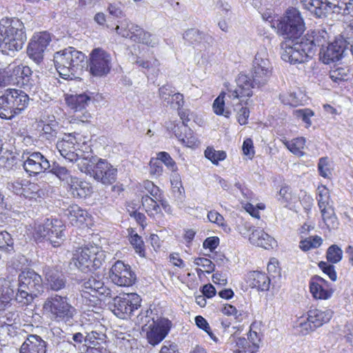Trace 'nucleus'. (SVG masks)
<instances>
[{"label":"nucleus","instance_id":"1","mask_svg":"<svg viewBox=\"0 0 353 353\" xmlns=\"http://www.w3.org/2000/svg\"><path fill=\"white\" fill-rule=\"evenodd\" d=\"M328 41L329 34L325 28L310 30L296 43L292 40L282 42L281 59L291 64L304 63L313 57L317 48H324Z\"/></svg>","mask_w":353,"mask_h":353},{"label":"nucleus","instance_id":"2","mask_svg":"<svg viewBox=\"0 0 353 353\" xmlns=\"http://www.w3.org/2000/svg\"><path fill=\"white\" fill-rule=\"evenodd\" d=\"M264 50L256 53L253 61L252 77L239 74L236 79V88L228 94L230 98L250 97L253 94V88H260L268 82L272 75V66Z\"/></svg>","mask_w":353,"mask_h":353},{"label":"nucleus","instance_id":"3","mask_svg":"<svg viewBox=\"0 0 353 353\" xmlns=\"http://www.w3.org/2000/svg\"><path fill=\"white\" fill-rule=\"evenodd\" d=\"M26 33L23 23L17 18H6L0 20V51L12 55L22 49Z\"/></svg>","mask_w":353,"mask_h":353},{"label":"nucleus","instance_id":"4","mask_svg":"<svg viewBox=\"0 0 353 353\" xmlns=\"http://www.w3.org/2000/svg\"><path fill=\"white\" fill-rule=\"evenodd\" d=\"M53 61L60 77L73 79L87 63L85 55L72 47H68L54 54Z\"/></svg>","mask_w":353,"mask_h":353},{"label":"nucleus","instance_id":"5","mask_svg":"<svg viewBox=\"0 0 353 353\" xmlns=\"http://www.w3.org/2000/svg\"><path fill=\"white\" fill-rule=\"evenodd\" d=\"M6 85H16L32 92L38 88L37 77L33 78L30 68L14 63L0 68V86Z\"/></svg>","mask_w":353,"mask_h":353},{"label":"nucleus","instance_id":"6","mask_svg":"<svg viewBox=\"0 0 353 353\" xmlns=\"http://www.w3.org/2000/svg\"><path fill=\"white\" fill-rule=\"evenodd\" d=\"M29 96L17 89H7L0 95V117L11 120L28 107Z\"/></svg>","mask_w":353,"mask_h":353},{"label":"nucleus","instance_id":"7","mask_svg":"<svg viewBox=\"0 0 353 353\" xmlns=\"http://www.w3.org/2000/svg\"><path fill=\"white\" fill-rule=\"evenodd\" d=\"M43 314L56 322L68 323L76 314V309L70 304L66 296L51 294L44 301Z\"/></svg>","mask_w":353,"mask_h":353},{"label":"nucleus","instance_id":"8","mask_svg":"<svg viewBox=\"0 0 353 353\" xmlns=\"http://www.w3.org/2000/svg\"><path fill=\"white\" fill-rule=\"evenodd\" d=\"M277 28L285 37V41L292 40L294 43L300 41L305 29L304 19L300 11L295 8L287 9L283 17L277 23Z\"/></svg>","mask_w":353,"mask_h":353},{"label":"nucleus","instance_id":"9","mask_svg":"<svg viewBox=\"0 0 353 353\" xmlns=\"http://www.w3.org/2000/svg\"><path fill=\"white\" fill-rule=\"evenodd\" d=\"M303 8L308 10L316 18L326 17L327 14L336 12V9L343 10L350 13L353 9V0H297ZM338 12V10H336Z\"/></svg>","mask_w":353,"mask_h":353},{"label":"nucleus","instance_id":"10","mask_svg":"<svg viewBox=\"0 0 353 353\" xmlns=\"http://www.w3.org/2000/svg\"><path fill=\"white\" fill-rule=\"evenodd\" d=\"M65 225L61 220L47 219L43 224L35 228L34 235L37 239L46 240L56 248L65 241Z\"/></svg>","mask_w":353,"mask_h":353},{"label":"nucleus","instance_id":"11","mask_svg":"<svg viewBox=\"0 0 353 353\" xmlns=\"http://www.w3.org/2000/svg\"><path fill=\"white\" fill-rule=\"evenodd\" d=\"M103 261L104 254L96 245L79 248L72 258L74 265L83 272L99 268Z\"/></svg>","mask_w":353,"mask_h":353},{"label":"nucleus","instance_id":"12","mask_svg":"<svg viewBox=\"0 0 353 353\" xmlns=\"http://www.w3.org/2000/svg\"><path fill=\"white\" fill-rule=\"evenodd\" d=\"M81 294L83 303L88 305H94L96 298L99 296L112 297V291L104 285L99 277L90 276L82 281Z\"/></svg>","mask_w":353,"mask_h":353},{"label":"nucleus","instance_id":"13","mask_svg":"<svg viewBox=\"0 0 353 353\" xmlns=\"http://www.w3.org/2000/svg\"><path fill=\"white\" fill-rule=\"evenodd\" d=\"M141 302L140 296L136 293L123 294L113 299L111 310L117 317L127 319L135 314L141 307Z\"/></svg>","mask_w":353,"mask_h":353},{"label":"nucleus","instance_id":"14","mask_svg":"<svg viewBox=\"0 0 353 353\" xmlns=\"http://www.w3.org/2000/svg\"><path fill=\"white\" fill-rule=\"evenodd\" d=\"M316 200L322 219L329 230H336L339 222L335 214L332 201L328 189L325 186L319 187Z\"/></svg>","mask_w":353,"mask_h":353},{"label":"nucleus","instance_id":"15","mask_svg":"<svg viewBox=\"0 0 353 353\" xmlns=\"http://www.w3.org/2000/svg\"><path fill=\"white\" fill-rule=\"evenodd\" d=\"M112 57L111 54L101 48L92 50L89 58L90 73L95 77H103L111 70Z\"/></svg>","mask_w":353,"mask_h":353},{"label":"nucleus","instance_id":"16","mask_svg":"<svg viewBox=\"0 0 353 353\" xmlns=\"http://www.w3.org/2000/svg\"><path fill=\"white\" fill-rule=\"evenodd\" d=\"M333 316V311L330 309L319 310L311 309L307 312V321L303 320L299 323L300 332L306 335L315 330L323 325L328 323Z\"/></svg>","mask_w":353,"mask_h":353},{"label":"nucleus","instance_id":"17","mask_svg":"<svg viewBox=\"0 0 353 353\" xmlns=\"http://www.w3.org/2000/svg\"><path fill=\"white\" fill-rule=\"evenodd\" d=\"M52 41V35L46 32L34 33L28 44L27 53L36 63L43 61L44 53Z\"/></svg>","mask_w":353,"mask_h":353},{"label":"nucleus","instance_id":"18","mask_svg":"<svg viewBox=\"0 0 353 353\" xmlns=\"http://www.w3.org/2000/svg\"><path fill=\"white\" fill-rule=\"evenodd\" d=\"M109 276L113 283L121 287L132 286L137 279L131 267L121 261H116L112 266Z\"/></svg>","mask_w":353,"mask_h":353},{"label":"nucleus","instance_id":"19","mask_svg":"<svg viewBox=\"0 0 353 353\" xmlns=\"http://www.w3.org/2000/svg\"><path fill=\"white\" fill-rule=\"evenodd\" d=\"M117 170L106 160L99 159L93 167L92 176L104 185H110L117 179Z\"/></svg>","mask_w":353,"mask_h":353},{"label":"nucleus","instance_id":"20","mask_svg":"<svg viewBox=\"0 0 353 353\" xmlns=\"http://www.w3.org/2000/svg\"><path fill=\"white\" fill-rule=\"evenodd\" d=\"M90 97L85 94L71 95L66 99L67 104L74 110V117L82 122H88L91 114L84 111L90 102Z\"/></svg>","mask_w":353,"mask_h":353},{"label":"nucleus","instance_id":"21","mask_svg":"<svg viewBox=\"0 0 353 353\" xmlns=\"http://www.w3.org/2000/svg\"><path fill=\"white\" fill-rule=\"evenodd\" d=\"M24 170L30 175L45 172L51 167L49 161L41 152H32L23 164Z\"/></svg>","mask_w":353,"mask_h":353},{"label":"nucleus","instance_id":"22","mask_svg":"<svg viewBox=\"0 0 353 353\" xmlns=\"http://www.w3.org/2000/svg\"><path fill=\"white\" fill-rule=\"evenodd\" d=\"M18 283L21 288L34 293L37 296L43 290L41 276L32 270L23 271L18 276Z\"/></svg>","mask_w":353,"mask_h":353},{"label":"nucleus","instance_id":"23","mask_svg":"<svg viewBox=\"0 0 353 353\" xmlns=\"http://www.w3.org/2000/svg\"><path fill=\"white\" fill-rule=\"evenodd\" d=\"M171 322L165 319L154 321L150 330L147 332V339L150 344L155 345L162 341L168 334Z\"/></svg>","mask_w":353,"mask_h":353},{"label":"nucleus","instance_id":"24","mask_svg":"<svg viewBox=\"0 0 353 353\" xmlns=\"http://www.w3.org/2000/svg\"><path fill=\"white\" fill-rule=\"evenodd\" d=\"M310 289L314 298L318 299L327 300L334 293V290L329 287L328 282L317 275L311 279Z\"/></svg>","mask_w":353,"mask_h":353},{"label":"nucleus","instance_id":"25","mask_svg":"<svg viewBox=\"0 0 353 353\" xmlns=\"http://www.w3.org/2000/svg\"><path fill=\"white\" fill-rule=\"evenodd\" d=\"M344 48L339 41L328 43L327 46L320 49L319 59L325 64H330L341 59Z\"/></svg>","mask_w":353,"mask_h":353},{"label":"nucleus","instance_id":"26","mask_svg":"<svg viewBox=\"0 0 353 353\" xmlns=\"http://www.w3.org/2000/svg\"><path fill=\"white\" fill-rule=\"evenodd\" d=\"M47 343L36 334H30L21 345L19 353H46Z\"/></svg>","mask_w":353,"mask_h":353},{"label":"nucleus","instance_id":"27","mask_svg":"<svg viewBox=\"0 0 353 353\" xmlns=\"http://www.w3.org/2000/svg\"><path fill=\"white\" fill-rule=\"evenodd\" d=\"M43 274L47 285L53 291H59L65 288L66 280L61 272L58 270L46 266L43 269Z\"/></svg>","mask_w":353,"mask_h":353},{"label":"nucleus","instance_id":"28","mask_svg":"<svg viewBox=\"0 0 353 353\" xmlns=\"http://www.w3.org/2000/svg\"><path fill=\"white\" fill-rule=\"evenodd\" d=\"M246 282L252 288H256L259 291H268L270 279L265 273L253 271L248 274Z\"/></svg>","mask_w":353,"mask_h":353},{"label":"nucleus","instance_id":"29","mask_svg":"<svg viewBox=\"0 0 353 353\" xmlns=\"http://www.w3.org/2000/svg\"><path fill=\"white\" fill-rule=\"evenodd\" d=\"M68 191L77 198H85L92 193V187L90 183L86 181H81L77 177L71 179L68 183Z\"/></svg>","mask_w":353,"mask_h":353},{"label":"nucleus","instance_id":"30","mask_svg":"<svg viewBox=\"0 0 353 353\" xmlns=\"http://www.w3.org/2000/svg\"><path fill=\"white\" fill-rule=\"evenodd\" d=\"M132 33V41L145 44L151 48L157 46L159 43V39L157 36L152 34L150 32L144 30L142 28L138 26L134 27Z\"/></svg>","mask_w":353,"mask_h":353},{"label":"nucleus","instance_id":"31","mask_svg":"<svg viewBox=\"0 0 353 353\" xmlns=\"http://www.w3.org/2000/svg\"><path fill=\"white\" fill-rule=\"evenodd\" d=\"M250 242L256 246L268 250L273 248L274 239L263 230H253L249 237Z\"/></svg>","mask_w":353,"mask_h":353},{"label":"nucleus","instance_id":"32","mask_svg":"<svg viewBox=\"0 0 353 353\" xmlns=\"http://www.w3.org/2000/svg\"><path fill=\"white\" fill-rule=\"evenodd\" d=\"M230 91H234V90L228 89L227 92H222L219 97L214 101L213 110L216 114L223 115L225 117H229L230 114V111L225 109V101H242L243 97H239L236 99L230 98L228 94Z\"/></svg>","mask_w":353,"mask_h":353},{"label":"nucleus","instance_id":"33","mask_svg":"<svg viewBox=\"0 0 353 353\" xmlns=\"http://www.w3.org/2000/svg\"><path fill=\"white\" fill-rule=\"evenodd\" d=\"M65 214L70 223L73 225H79L83 223L88 216L87 211L76 204L70 205L65 210Z\"/></svg>","mask_w":353,"mask_h":353},{"label":"nucleus","instance_id":"34","mask_svg":"<svg viewBox=\"0 0 353 353\" xmlns=\"http://www.w3.org/2000/svg\"><path fill=\"white\" fill-rule=\"evenodd\" d=\"M159 202L157 199L148 194L143 195L141 199L143 208L148 216L152 218H155L156 216L161 214V210Z\"/></svg>","mask_w":353,"mask_h":353},{"label":"nucleus","instance_id":"35","mask_svg":"<svg viewBox=\"0 0 353 353\" xmlns=\"http://www.w3.org/2000/svg\"><path fill=\"white\" fill-rule=\"evenodd\" d=\"M183 38L191 43L196 42L200 43L202 41L210 43L213 41V39L211 36L194 28L189 29L185 31L183 34Z\"/></svg>","mask_w":353,"mask_h":353},{"label":"nucleus","instance_id":"36","mask_svg":"<svg viewBox=\"0 0 353 353\" xmlns=\"http://www.w3.org/2000/svg\"><path fill=\"white\" fill-rule=\"evenodd\" d=\"M134 27H138V25L134 24L131 23L128 19H124L120 21H118V24L115 28V30L117 33L125 38H130L131 40L132 39Z\"/></svg>","mask_w":353,"mask_h":353},{"label":"nucleus","instance_id":"37","mask_svg":"<svg viewBox=\"0 0 353 353\" xmlns=\"http://www.w3.org/2000/svg\"><path fill=\"white\" fill-rule=\"evenodd\" d=\"M76 138L71 134H68L57 143V148L61 155H63L70 151L76 150Z\"/></svg>","mask_w":353,"mask_h":353},{"label":"nucleus","instance_id":"38","mask_svg":"<svg viewBox=\"0 0 353 353\" xmlns=\"http://www.w3.org/2000/svg\"><path fill=\"white\" fill-rule=\"evenodd\" d=\"M44 194L43 190L35 183L26 182L24 185L22 196L29 199H37Z\"/></svg>","mask_w":353,"mask_h":353},{"label":"nucleus","instance_id":"39","mask_svg":"<svg viewBox=\"0 0 353 353\" xmlns=\"http://www.w3.org/2000/svg\"><path fill=\"white\" fill-rule=\"evenodd\" d=\"M14 239L6 231L0 232V252L12 254L14 252Z\"/></svg>","mask_w":353,"mask_h":353},{"label":"nucleus","instance_id":"40","mask_svg":"<svg viewBox=\"0 0 353 353\" xmlns=\"http://www.w3.org/2000/svg\"><path fill=\"white\" fill-rule=\"evenodd\" d=\"M49 172L57 176L60 180L68 183L74 177L70 175V171L63 166L54 163L49 170Z\"/></svg>","mask_w":353,"mask_h":353},{"label":"nucleus","instance_id":"41","mask_svg":"<svg viewBox=\"0 0 353 353\" xmlns=\"http://www.w3.org/2000/svg\"><path fill=\"white\" fill-rule=\"evenodd\" d=\"M37 296L34 293L21 288V285L18 283L17 290L15 294V300L23 305H28L32 303L34 298Z\"/></svg>","mask_w":353,"mask_h":353},{"label":"nucleus","instance_id":"42","mask_svg":"<svg viewBox=\"0 0 353 353\" xmlns=\"http://www.w3.org/2000/svg\"><path fill=\"white\" fill-rule=\"evenodd\" d=\"M228 343L233 347L240 348L234 350V353H241L243 351H247L251 348L249 341L244 337L236 338V336H232L230 337Z\"/></svg>","mask_w":353,"mask_h":353},{"label":"nucleus","instance_id":"43","mask_svg":"<svg viewBox=\"0 0 353 353\" xmlns=\"http://www.w3.org/2000/svg\"><path fill=\"white\" fill-rule=\"evenodd\" d=\"M326 257L329 262L337 263L342 259L343 251L338 245H332L327 250Z\"/></svg>","mask_w":353,"mask_h":353},{"label":"nucleus","instance_id":"44","mask_svg":"<svg viewBox=\"0 0 353 353\" xmlns=\"http://www.w3.org/2000/svg\"><path fill=\"white\" fill-rule=\"evenodd\" d=\"M305 139L303 137H299L293 139L291 142H288V148L294 154L302 156L303 152L302 150L304 148Z\"/></svg>","mask_w":353,"mask_h":353},{"label":"nucleus","instance_id":"45","mask_svg":"<svg viewBox=\"0 0 353 353\" xmlns=\"http://www.w3.org/2000/svg\"><path fill=\"white\" fill-rule=\"evenodd\" d=\"M205 157L212 163L218 164L219 161H223L226 158V154L224 151H216L213 148L208 147L205 150Z\"/></svg>","mask_w":353,"mask_h":353},{"label":"nucleus","instance_id":"46","mask_svg":"<svg viewBox=\"0 0 353 353\" xmlns=\"http://www.w3.org/2000/svg\"><path fill=\"white\" fill-rule=\"evenodd\" d=\"M318 170L319 174L324 178H330L332 175V165L327 157L319 159Z\"/></svg>","mask_w":353,"mask_h":353},{"label":"nucleus","instance_id":"47","mask_svg":"<svg viewBox=\"0 0 353 353\" xmlns=\"http://www.w3.org/2000/svg\"><path fill=\"white\" fill-rule=\"evenodd\" d=\"M17 163V157L9 151L3 152V154L0 157V167L12 169Z\"/></svg>","mask_w":353,"mask_h":353},{"label":"nucleus","instance_id":"48","mask_svg":"<svg viewBox=\"0 0 353 353\" xmlns=\"http://www.w3.org/2000/svg\"><path fill=\"white\" fill-rule=\"evenodd\" d=\"M130 243L133 245L135 251L138 253L141 256H145V249L143 241L140 236H139L137 233H133V231L130 233V236L129 239Z\"/></svg>","mask_w":353,"mask_h":353},{"label":"nucleus","instance_id":"49","mask_svg":"<svg viewBox=\"0 0 353 353\" xmlns=\"http://www.w3.org/2000/svg\"><path fill=\"white\" fill-rule=\"evenodd\" d=\"M248 341L251 345V348L247 351H243L241 353H256L259 347L261 337L255 331H250L248 334Z\"/></svg>","mask_w":353,"mask_h":353},{"label":"nucleus","instance_id":"50","mask_svg":"<svg viewBox=\"0 0 353 353\" xmlns=\"http://www.w3.org/2000/svg\"><path fill=\"white\" fill-rule=\"evenodd\" d=\"M175 91V88L171 85L165 84L159 88L158 94L160 99L167 104Z\"/></svg>","mask_w":353,"mask_h":353},{"label":"nucleus","instance_id":"51","mask_svg":"<svg viewBox=\"0 0 353 353\" xmlns=\"http://www.w3.org/2000/svg\"><path fill=\"white\" fill-rule=\"evenodd\" d=\"M76 163L81 172L90 175L92 174V161L88 157H79Z\"/></svg>","mask_w":353,"mask_h":353},{"label":"nucleus","instance_id":"52","mask_svg":"<svg viewBox=\"0 0 353 353\" xmlns=\"http://www.w3.org/2000/svg\"><path fill=\"white\" fill-rule=\"evenodd\" d=\"M56 127L54 124L43 125L41 134L42 138L49 141L54 139L57 134Z\"/></svg>","mask_w":353,"mask_h":353},{"label":"nucleus","instance_id":"53","mask_svg":"<svg viewBox=\"0 0 353 353\" xmlns=\"http://www.w3.org/2000/svg\"><path fill=\"white\" fill-rule=\"evenodd\" d=\"M157 159L160 161L161 163H163L172 172L176 170V163L168 152H160L158 153Z\"/></svg>","mask_w":353,"mask_h":353},{"label":"nucleus","instance_id":"54","mask_svg":"<svg viewBox=\"0 0 353 353\" xmlns=\"http://www.w3.org/2000/svg\"><path fill=\"white\" fill-rule=\"evenodd\" d=\"M143 187L146 190L147 194H150L149 196H153L156 199H159L160 196H161L162 192L160 189L156 186L152 181H145L143 182Z\"/></svg>","mask_w":353,"mask_h":353},{"label":"nucleus","instance_id":"55","mask_svg":"<svg viewBox=\"0 0 353 353\" xmlns=\"http://www.w3.org/2000/svg\"><path fill=\"white\" fill-rule=\"evenodd\" d=\"M294 113L297 118L301 119L306 124V127L311 125L310 118L314 115L312 110L307 108L300 109L296 110Z\"/></svg>","mask_w":353,"mask_h":353},{"label":"nucleus","instance_id":"56","mask_svg":"<svg viewBox=\"0 0 353 353\" xmlns=\"http://www.w3.org/2000/svg\"><path fill=\"white\" fill-rule=\"evenodd\" d=\"M319 267L332 281H336L337 275L333 265L329 264L327 262L321 261L319 263Z\"/></svg>","mask_w":353,"mask_h":353},{"label":"nucleus","instance_id":"57","mask_svg":"<svg viewBox=\"0 0 353 353\" xmlns=\"http://www.w3.org/2000/svg\"><path fill=\"white\" fill-rule=\"evenodd\" d=\"M167 105H170L171 108L176 110L182 108L184 105L183 95L180 92H176L175 91Z\"/></svg>","mask_w":353,"mask_h":353},{"label":"nucleus","instance_id":"58","mask_svg":"<svg viewBox=\"0 0 353 353\" xmlns=\"http://www.w3.org/2000/svg\"><path fill=\"white\" fill-rule=\"evenodd\" d=\"M194 264L204 268L205 269V272L208 274L214 271V264L207 258H196L194 260Z\"/></svg>","mask_w":353,"mask_h":353},{"label":"nucleus","instance_id":"59","mask_svg":"<svg viewBox=\"0 0 353 353\" xmlns=\"http://www.w3.org/2000/svg\"><path fill=\"white\" fill-rule=\"evenodd\" d=\"M347 74L344 71V69L342 68H338L335 70H331L330 72V79L336 83H340L341 81H343L346 80Z\"/></svg>","mask_w":353,"mask_h":353},{"label":"nucleus","instance_id":"60","mask_svg":"<svg viewBox=\"0 0 353 353\" xmlns=\"http://www.w3.org/2000/svg\"><path fill=\"white\" fill-rule=\"evenodd\" d=\"M235 111H237L236 118L238 122L241 125H245L248 123V119L250 115V111L246 107H241L239 110L237 108H234Z\"/></svg>","mask_w":353,"mask_h":353},{"label":"nucleus","instance_id":"61","mask_svg":"<svg viewBox=\"0 0 353 353\" xmlns=\"http://www.w3.org/2000/svg\"><path fill=\"white\" fill-rule=\"evenodd\" d=\"M163 172V165L157 159H152L150 163V173L152 175L160 176Z\"/></svg>","mask_w":353,"mask_h":353},{"label":"nucleus","instance_id":"62","mask_svg":"<svg viewBox=\"0 0 353 353\" xmlns=\"http://www.w3.org/2000/svg\"><path fill=\"white\" fill-rule=\"evenodd\" d=\"M208 220L212 222L216 223L219 225L224 226V218L219 212L216 211H210L208 214Z\"/></svg>","mask_w":353,"mask_h":353},{"label":"nucleus","instance_id":"63","mask_svg":"<svg viewBox=\"0 0 353 353\" xmlns=\"http://www.w3.org/2000/svg\"><path fill=\"white\" fill-rule=\"evenodd\" d=\"M135 63L143 69H145L148 70V72L150 71V70L152 69L153 68H156L159 65V61L157 59H154L153 61V63H151L148 61H145L143 59H141L140 58H138Z\"/></svg>","mask_w":353,"mask_h":353},{"label":"nucleus","instance_id":"64","mask_svg":"<svg viewBox=\"0 0 353 353\" xmlns=\"http://www.w3.org/2000/svg\"><path fill=\"white\" fill-rule=\"evenodd\" d=\"M219 244V239L217 236H211L207 238L203 243L204 248H208L210 251H213Z\"/></svg>","mask_w":353,"mask_h":353}]
</instances>
